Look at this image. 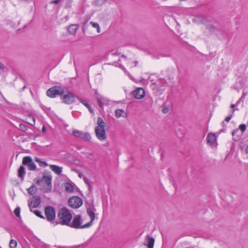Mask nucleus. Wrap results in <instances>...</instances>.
<instances>
[{
  "label": "nucleus",
  "mask_w": 248,
  "mask_h": 248,
  "mask_svg": "<svg viewBox=\"0 0 248 248\" xmlns=\"http://www.w3.org/2000/svg\"><path fill=\"white\" fill-rule=\"evenodd\" d=\"M58 217L59 219V223L66 226L69 224L72 218V214L65 207H63L60 211L58 214Z\"/></svg>",
  "instance_id": "nucleus-1"
},
{
  "label": "nucleus",
  "mask_w": 248,
  "mask_h": 248,
  "mask_svg": "<svg viewBox=\"0 0 248 248\" xmlns=\"http://www.w3.org/2000/svg\"><path fill=\"white\" fill-rule=\"evenodd\" d=\"M83 219L80 215H78L75 216L72 222H70L68 226L75 229H85L90 227V224L86 223L84 225H82Z\"/></svg>",
  "instance_id": "nucleus-2"
},
{
  "label": "nucleus",
  "mask_w": 248,
  "mask_h": 248,
  "mask_svg": "<svg viewBox=\"0 0 248 248\" xmlns=\"http://www.w3.org/2000/svg\"><path fill=\"white\" fill-rule=\"evenodd\" d=\"M166 85L167 82L165 79H158L151 84V87L156 93L161 94L164 90Z\"/></svg>",
  "instance_id": "nucleus-3"
},
{
  "label": "nucleus",
  "mask_w": 248,
  "mask_h": 248,
  "mask_svg": "<svg viewBox=\"0 0 248 248\" xmlns=\"http://www.w3.org/2000/svg\"><path fill=\"white\" fill-rule=\"evenodd\" d=\"M64 91L62 88L59 86H55L47 90L46 95L51 98H54L57 95H62Z\"/></svg>",
  "instance_id": "nucleus-4"
},
{
  "label": "nucleus",
  "mask_w": 248,
  "mask_h": 248,
  "mask_svg": "<svg viewBox=\"0 0 248 248\" xmlns=\"http://www.w3.org/2000/svg\"><path fill=\"white\" fill-rule=\"evenodd\" d=\"M45 213L47 221L52 222L56 217V212L54 208L51 206H47L45 208Z\"/></svg>",
  "instance_id": "nucleus-5"
},
{
  "label": "nucleus",
  "mask_w": 248,
  "mask_h": 248,
  "mask_svg": "<svg viewBox=\"0 0 248 248\" xmlns=\"http://www.w3.org/2000/svg\"><path fill=\"white\" fill-rule=\"evenodd\" d=\"M69 205L73 208L77 209L83 204L82 200L78 196H73L68 201Z\"/></svg>",
  "instance_id": "nucleus-6"
},
{
  "label": "nucleus",
  "mask_w": 248,
  "mask_h": 248,
  "mask_svg": "<svg viewBox=\"0 0 248 248\" xmlns=\"http://www.w3.org/2000/svg\"><path fill=\"white\" fill-rule=\"evenodd\" d=\"M207 28L212 33H222L225 32V29L223 25H219L217 23H215L214 25L209 24Z\"/></svg>",
  "instance_id": "nucleus-7"
},
{
  "label": "nucleus",
  "mask_w": 248,
  "mask_h": 248,
  "mask_svg": "<svg viewBox=\"0 0 248 248\" xmlns=\"http://www.w3.org/2000/svg\"><path fill=\"white\" fill-rule=\"evenodd\" d=\"M22 164L24 166H27L28 168L30 170H35L36 167L31 156H25L23 158Z\"/></svg>",
  "instance_id": "nucleus-8"
},
{
  "label": "nucleus",
  "mask_w": 248,
  "mask_h": 248,
  "mask_svg": "<svg viewBox=\"0 0 248 248\" xmlns=\"http://www.w3.org/2000/svg\"><path fill=\"white\" fill-rule=\"evenodd\" d=\"M73 135L76 137L79 138L86 141H90L91 139V137L89 133L83 132L79 130L73 131Z\"/></svg>",
  "instance_id": "nucleus-9"
},
{
  "label": "nucleus",
  "mask_w": 248,
  "mask_h": 248,
  "mask_svg": "<svg viewBox=\"0 0 248 248\" xmlns=\"http://www.w3.org/2000/svg\"><path fill=\"white\" fill-rule=\"evenodd\" d=\"M29 207L31 212L33 211L32 208L37 207L41 203V198L39 196L32 197L30 201H28Z\"/></svg>",
  "instance_id": "nucleus-10"
},
{
  "label": "nucleus",
  "mask_w": 248,
  "mask_h": 248,
  "mask_svg": "<svg viewBox=\"0 0 248 248\" xmlns=\"http://www.w3.org/2000/svg\"><path fill=\"white\" fill-rule=\"evenodd\" d=\"M95 133L99 140H104L107 139V135L104 128H95Z\"/></svg>",
  "instance_id": "nucleus-11"
},
{
  "label": "nucleus",
  "mask_w": 248,
  "mask_h": 248,
  "mask_svg": "<svg viewBox=\"0 0 248 248\" xmlns=\"http://www.w3.org/2000/svg\"><path fill=\"white\" fill-rule=\"evenodd\" d=\"M75 96L71 93L68 92L62 97V101L67 104H71L75 102Z\"/></svg>",
  "instance_id": "nucleus-12"
},
{
  "label": "nucleus",
  "mask_w": 248,
  "mask_h": 248,
  "mask_svg": "<svg viewBox=\"0 0 248 248\" xmlns=\"http://www.w3.org/2000/svg\"><path fill=\"white\" fill-rule=\"evenodd\" d=\"M95 211L96 209L93 206L92 207L88 208L87 209V213L90 217V221L87 223L88 224H90V227H91L93 223L94 219H95V218H97V217H95Z\"/></svg>",
  "instance_id": "nucleus-13"
},
{
  "label": "nucleus",
  "mask_w": 248,
  "mask_h": 248,
  "mask_svg": "<svg viewBox=\"0 0 248 248\" xmlns=\"http://www.w3.org/2000/svg\"><path fill=\"white\" fill-rule=\"evenodd\" d=\"M132 94L135 98L140 99L144 97L145 92L142 88H138L133 92Z\"/></svg>",
  "instance_id": "nucleus-14"
},
{
  "label": "nucleus",
  "mask_w": 248,
  "mask_h": 248,
  "mask_svg": "<svg viewBox=\"0 0 248 248\" xmlns=\"http://www.w3.org/2000/svg\"><path fill=\"white\" fill-rule=\"evenodd\" d=\"M95 95L98 104L100 108H103L104 105L107 104L108 100L106 98L103 97L102 95L99 94L97 92H95Z\"/></svg>",
  "instance_id": "nucleus-15"
},
{
  "label": "nucleus",
  "mask_w": 248,
  "mask_h": 248,
  "mask_svg": "<svg viewBox=\"0 0 248 248\" xmlns=\"http://www.w3.org/2000/svg\"><path fill=\"white\" fill-rule=\"evenodd\" d=\"M51 179L52 177L51 175H44L43 177L42 180L44 181L46 183L47 190H46V192H47L49 191L51 189Z\"/></svg>",
  "instance_id": "nucleus-16"
},
{
  "label": "nucleus",
  "mask_w": 248,
  "mask_h": 248,
  "mask_svg": "<svg viewBox=\"0 0 248 248\" xmlns=\"http://www.w3.org/2000/svg\"><path fill=\"white\" fill-rule=\"evenodd\" d=\"M146 243H144V245L146 246L148 248H153L155 243V239L152 236L147 235L145 237Z\"/></svg>",
  "instance_id": "nucleus-17"
},
{
  "label": "nucleus",
  "mask_w": 248,
  "mask_h": 248,
  "mask_svg": "<svg viewBox=\"0 0 248 248\" xmlns=\"http://www.w3.org/2000/svg\"><path fill=\"white\" fill-rule=\"evenodd\" d=\"M50 169L57 175H60L62 172V168L55 165H50L49 166Z\"/></svg>",
  "instance_id": "nucleus-18"
},
{
  "label": "nucleus",
  "mask_w": 248,
  "mask_h": 248,
  "mask_svg": "<svg viewBox=\"0 0 248 248\" xmlns=\"http://www.w3.org/2000/svg\"><path fill=\"white\" fill-rule=\"evenodd\" d=\"M206 140L207 142L208 143L210 144L211 145H212L216 140V135L214 134L209 133L207 135Z\"/></svg>",
  "instance_id": "nucleus-19"
},
{
  "label": "nucleus",
  "mask_w": 248,
  "mask_h": 248,
  "mask_svg": "<svg viewBox=\"0 0 248 248\" xmlns=\"http://www.w3.org/2000/svg\"><path fill=\"white\" fill-rule=\"evenodd\" d=\"M78 29V26L76 24H72L69 26L68 31L71 35H75Z\"/></svg>",
  "instance_id": "nucleus-20"
},
{
  "label": "nucleus",
  "mask_w": 248,
  "mask_h": 248,
  "mask_svg": "<svg viewBox=\"0 0 248 248\" xmlns=\"http://www.w3.org/2000/svg\"><path fill=\"white\" fill-rule=\"evenodd\" d=\"M25 168L23 166H20L18 170V177L21 178L22 180H23L25 174Z\"/></svg>",
  "instance_id": "nucleus-21"
},
{
  "label": "nucleus",
  "mask_w": 248,
  "mask_h": 248,
  "mask_svg": "<svg viewBox=\"0 0 248 248\" xmlns=\"http://www.w3.org/2000/svg\"><path fill=\"white\" fill-rule=\"evenodd\" d=\"M65 190L67 192L71 193L74 191V186L70 183H66L64 185Z\"/></svg>",
  "instance_id": "nucleus-22"
},
{
  "label": "nucleus",
  "mask_w": 248,
  "mask_h": 248,
  "mask_svg": "<svg viewBox=\"0 0 248 248\" xmlns=\"http://www.w3.org/2000/svg\"><path fill=\"white\" fill-rule=\"evenodd\" d=\"M97 126L95 128H104L105 126V122L101 117H98L97 121Z\"/></svg>",
  "instance_id": "nucleus-23"
},
{
  "label": "nucleus",
  "mask_w": 248,
  "mask_h": 248,
  "mask_svg": "<svg viewBox=\"0 0 248 248\" xmlns=\"http://www.w3.org/2000/svg\"><path fill=\"white\" fill-rule=\"evenodd\" d=\"M79 102H81L83 105H84L86 107H87L90 112L91 113L93 114V108L91 107V106L87 103H86L84 100L82 99H79Z\"/></svg>",
  "instance_id": "nucleus-24"
},
{
  "label": "nucleus",
  "mask_w": 248,
  "mask_h": 248,
  "mask_svg": "<svg viewBox=\"0 0 248 248\" xmlns=\"http://www.w3.org/2000/svg\"><path fill=\"white\" fill-rule=\"evenodd\" d=\"M115 116L117 118H119L120 117H124L123 114L126 115L124 111L121 109H117L115 111Z\"/></svg>",
  "instance_id": "nucleus-25"
},
{
  "label": "nucleus",
  "mask_w": 248,
  "mask_h": 248,
  "mask_svg": "<svg viewBox=\"0 0 248 248\" xmlns=\"http://www.w3.org/2000/svg\"><path fill=\"white\" fill-rule=\"evenodd\" d=\"M37 190V188L34 185H32L30 187L27 189L28 193L31 195L34 194Z\"/></svg>",
  "instance_id": "nucleus-26"
},
{
  "label": "nucleus",
  "mask_w": 248,
  "mask_h": 248,
  "mask_svg": "<svg viewBox=\"0 0 248 248\" xmlns=\"http://www.w3.org/2000/svg\"><path fill=\"white\" fill-rule=\"evenodd\" d=\"M34 160H35V161L36 162H38V163H40L41 166H42V165H44L45 167L48 166V164H47V163L46 162L43 161H41V159L38 158V157H35Z\"/></svg>",
  "instance_id": "nucleus-27"
},
{
  "label": "nucleus",
  "mask_w": 248,
  "mask_h": 248,
  "mask_svg": "<svg viewBox=\"0 0 248 248\" xmlns=\"http://www.w3.org/2000/svg\"><path fill=\"white\" fill-rule=\"evenodd\" d=\"M90 24L92 25V26L93 28H96L97 29V32L99 33L100 32V28L99 24L97 23L91 22Z\"/></svg>",
  "instance_id": "nucleus-28"
},
{
  "label": "nucleus",
  "mask_w": 248,
  "mask_h": 248,
  "mask_svg": "<svg viewBox=\"0 0 248 248\" xmlns=\"http://www.w3.org/2000/svg\"><path fill=\"white\" fill-rule=\"evenodd\" d=\"M17 246V242L14 240H11L9 243V247L10 248H16Z\"/></svg>",
  "instance_id": "nucleus-29"
},
{
  "label": "nucleus",
  "mask_w": 248,
  "mask_h": 248,
  "mask_svg": "<svg viewBox=\"0 0 248 248\" xmlns=\"http://www.w3.org/2000/svg\"><path fill=\"white\" fill-rule=\"evenodd\" d=\"M20 209L19 207H17L14 210V213L16 217H20Z\"/></svg>",
  "instance_id": "nucleus-30"
},
{
  "label": "nucleus",
  "mask_w": 248,
  "mask_h": 248,
  "mask_svg": "<svg viewBox=\"0 0 248 248\" xmlns=\"http://www.w3.org/2000/svg\"><path fill=\"white\" fill-rule=\"evenodd\" d=\"M32 212H33L34 214L37 217H40V218H44V217L42 215L41 212L37 210H33Z\"/></svg>",
  "instance_id": "nucleus-31"
},
{
  "label": "nucleus",
  "mask_w": 248,
  "mask_h": 248,
  "mask_svg": "<svg viewBox=\"0 0 248 248\" xmlns=\"http://www.w3.org/2000/svg\"><path fill=\"white\" fill-rule=\"evenodd\" d=\"M28 119H31V120H30V122L29 123V124H30L31 125H33L35 124V118L33 116L29 115Z\"/></svg>",
  "instance_id": "nucleus-32"
},
{
  "label": "nucleus",
  "mask_w": 248,
  "mask_h": 248,
  "mask_svg": "<svg viewBox=\"0 0 248 248\" xmlns=\"http://www.w3.org/2000/svg\"><path fill=\"white\" fill-rule=\"evenodd\" d=\"M19 127L20 129L23 132H26L28 130L27 126L24 124H20Z\"/></svg>",
  "instance_id": "nucleus-33"
},
{
  "label": "nucleus",
  "mask_w": 248,
  "mask_h": 248,
  "mask_svg": "<svg viewBox=\"0 0 248 248\" xmlns=\"http://www.w3.org/2000/svg\"><path fill=\"white\" fill-rule=\"evenodd\" d=\"M86 156L90 159H92V160H94V155L93 153H87L86 154Z\"/></svg>",
  "instance_id": "nucleus-34"
},
{
  "label": "nucleus",
  "mask_w": 248,
  "mask_h": 248,
  "mask_svg": "<svg viewBox=\"0 0 248 248\" xmlns=\"http://www.w3.org/2000/svg\"><path fill=\"white\" fill-rule=\"evenodd\" d=\"M83 180L85 182V183L88 186L89 189L90 190L91 189V186L89 183V180L86 177H84Z\"/></svg>",
  "instance_id": "nucleus-35"
},
{
  "label": "nucleus",
  "mask_w": 248,
  "mask_h": 248,
  "mask_svg": "<svg viewBox=\"0 0 248 248\" xmlns=\"http://www.w3.org/2000/svg\"><path fill=\"white\" fill-rule=\"evenodd\" d=\"M239 129L243 132L246 130V125L245 124H241L239 125Z\"/></svg>",
  "instance_id": "nucleus-36"
},
{
  "label": "nucleus",
  "mask_w": 248,
  "mask_h": 248,
  "mask_svg": "<svg viewBox=\"0 0 248 248\" xmlns=\"http://www.w3.org/2000/svg\"><path fill=\"white\" fill-rule=\"evenodd\" d=\"M0 69L3 71H7V70L6 67L4 66V65L1 62H0Z\"/></svg>",
  "instance_id": "nucleus-37"
},
{
  "label": "nucleus",
  "mask_w": 248,
  "mask_h": 248,
  "mask_svg": "<svg viewBox=\"0 0 248 248\" xmlns=\"http://www.w3.org/2000/svg\"><path fill=\"white\" fill-rule=\"evenodd\" d=\"M61 0H52L51 1L50 3H54V4H58L59 3V2L61 1Z\"/></svg>",
  "instance_id": "nucleus-38"
},
{
  "label": "nucleus",
  "mask_w": 248,
  "mask_h": 248,
  "mask_svg": "<svg viewBox=\"0 0 248 248\" xmlns=\"http://www.w3.org/2000/svg\"><path fill=\"white\" fill-rule=\"evenodd\" d=\"M232 116V115H231L230 116H228L225 119V121L228 122L231 119Z\"/></svg>",
  "instance_id": "nucleus-39"
},
{
  "label": "nucleus",
  "mask_w": 248,
  "mask_h": 248,
  "mask_svg": "<svg viewBox=\"0 0 248 248\" xmlns=\"http://www.w3.org/2000/svg\"><path fill=\"white\" fill-rule=\"evenodd\" d=\"M201 18V17H197L195 18V20H200ZM203 18H202V19H201V23H203Z\"/></svg>",
  "instance_id": "nucleus-40"
},
{
  "label": "nucleus",
  "mask_w": 248,
  "mask_h": 248,
  "mask_svg": "<svg viewBox=\"0 0 248 248\" xmlns=\"http://www.w3.org/2000/svg\"><path fill=\"white\" fill-rule=\"evenodd\" d=\"M162 111L164 113H167L168 112V109L167 108H164Z\"/></svg>",
  "instance_id": "nucleus-41"
},
{
  "label": "nucleus",
  "mask_w": 248,
  "mask_h": 248,
  "mask_svg": "<svg viewBox=\"0 0 248 248\" xmlns=\"http://www.w3.org/2000/svg\"><path fill=\"white\" fill-rule=\"evenodd\" d=\"M237 131H238V130H235V131H233L232 132V136H234V135H235V134Z\"/></svg>",
  "instance_id": "nucleus-42"
},
{
  "label": "nucleus",
  "mask_w": 248,
  "mask_h": 248,
  "mask_svg": "<svg viewBox=\"0 0 248 248\" xmlns=\"http://www.w3.org/2000/svg\"><path fill=\"white\" fill-rule=\"evenodd\" d=\"M133 63H134V66H137V63H138V62H137V61H134V62H133Z\"/></svg>",
  "instance_id": "nucleus-43"
},
{
  "label": "nucleus",
  "mask_w": 248,
  "mask_h": 248,
  "mask_svg": "<svg viewBox=\"0 0 248 248\" xmlns=\"http://www.w3.org/2000/svg\"><path fill=\"white\" fill-rule=\"evenodd\" d=\"M246 152L247 154H248V146L246 147Z\"/></svg>",
  "instance_id": "nucleus-44"
},
{
  "label": "nucleus",
  "mask_w": 248,
  "mask_h": 248,
  "mask_svg": "<svg viewBox=\"0 0 248 248\" xmlns=\"http://www.w3.org/2000/svg\"><path fill=\"white\" fill-rule=\"evenodd\" d=\"M235 106H236V105L232 104V105H231V108H234L235 107Z\"/></svg>",
  "instance_id": "nucleus-45"
},
{
  "label": "nucleus",
  "mask_w": 248,
  "mask_h": 248,
  "mask_svg": "<svg viewBox=\"0 0 248 248\" xmlns=\"http://www.w3.org/2000/svg\"><path fill=\"white\" fill-rule=\"evenodd\" d=\"M82 174H81V173H79V174H78V176H79L80 178H81V177H82Z\"/></svg>",
  "instance_id": "nucleus-46"
},
{
  "label": "nucleus",
  "mask_w": 248,
  "mask_h": 248,
  "mask_svg": "<svg viewBox=\"0 0 248 248\" xmlns=\"http://www.w3.org/2000/svg\"><path fill=\"white\" fill-rule=\"evenodd\" d=\"M59 248H67L66 247H58Z\"/></svg>",
  "instance_id": "nucleus-47"
},
{
  "label": "nucleus",
  "mask_w": 248,
  "mask_h": 248,
  "mask_svg": "<svg viewBox=\"0 0 248 248\" xmlns=\"http://www.w3.org/2000/svg\"><path fill=\"white\" fill-rule=\"evenodd\" d=\"M45 130H46V129H45V127H43V129H42V131H43V132H44V131H45Z\"/></svg>",
  "instance_id": "nucleus-48"
},
{
  "label": "nucleus",
  "mask_w": 248,
  "mask_h": 248,
  "mask_svg": "<svg viewBox=\"0 0 248 248\" xmlns=\"http://www.w3.org/2000/svg\"><path fill=\"white\" fill-rule=\"evenodd\" d=\"M36 184L39 185L40 184V180H38Z\"/></svg>",
  "instance_id": "nucleus-49"
},
{
  "label": "nucleus",
  "mask_w": 248,
  "mask_h": 248,
  "mask_svg": "<svg viewBox=\"0 0 248 248\" xmlns=\"http://www.w3.org/2000/svg\"><path fill=\"white\" fill-rule=\"evenodd\" d=\"M122 69L123 70H124V67H122Z\"/></svg>",
  "instance_id": "nucleus-50"
}]
</instances>
